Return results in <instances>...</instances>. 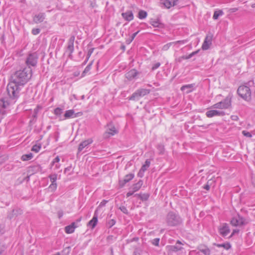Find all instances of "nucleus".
I'll use <instances>...</instances> for the list:
<instances>
[{
	"mask_svg": "<svg viewBox=\"0 0 255 255\" xmlns=\"http://www.w3.org/2000/svg\"><path fill=\"white\" fill-rule=\"evenodd\" d=\"M150 164V162L148 159H146L145 163L142 166L141 169H140L138 175L141 177L142 174L149 167Z\"/></svg>",
	"mask_w": 255,
	"mask_h": 255,
	"instance_id": "obj_19",
	"label": "nucleus"
},
{
	"mask_svg": "<svg viewBox=\"0 0 255 255\" xmlns=\"http://www.w3.org/2000/svg\"><path fill=\"white\" fill-rule=\"evenodd\" d=\"M157 149L159 152V154H162L164 151V147L162 145H158L157 146Z\"/></svg>",
	"mask_w": 255,
	"mask_h": 255,
	"instance_id": "obj_40",
	"label": "nucleus"
},
{
	"mask_svg": "<svg viewBox=\"0 0 255 255\" xmlns=\"http://www.w3.org/2000/svg\"><path fill=\"white\" fill-rule=\"evenodd\" d=\"M166 222L168 226H177L182 223V219L179 216L173 212H169L166 217Z\"/></svg>",
	"mask_w": 255,
	"mask_h": 255,
	"instance_id": "obj_2",
	"label": "nucleus"
},
{
	"mask_svg": "<svg viewBox=\"0 0 255 255\" xmlns=\"http://www.w3.org/2000/svg\"><path fill=\"white\" fill-rule=\"evenodd\" d=\"M225 115V112L215 110L208 111L206 113V115L208 118H212L214 116H223Z\"/></svg>",
	"mask_w": 255,
	"mask_h": 255,
	"instance_id": "obj_10",
	"label": "nucleus"
},
{
	"mask_svg": "<svg viewBox=\"0 0 255 255\" xmlns=\"http://www.w3.org/2000/svg\"><path fill=\"white\" fill-rule=\"evenodd\" d=\"M33 157V154L32 153H29L28 154L23 155L21 159L23 161H27L30 160Z\"/></svg>",
	"mask_w": 255,
	"mask_h": 255,
	"instance_id": "obj_32",
	"label": "nucleus"
},
{
	"mask_svg": "<svg viewBox=\"0 0 255 255\" xmlns=\"http://www.w3.org/2000/svg\"><path fill=\"white\" fill-rule=\"evenodd\" d=\"M242 133L244 136L246 137H251L252 136V134L250 132L246 130H243L242 131Z\"/></svg>",
	"mask_w": 255,
	"mask_h": 255,
	"instance_id": "obj_46",
	"label": "nucleus"
},
{
	"mask_svg": "<svg viewBox=\"0 0 255 255\" xmlns=\"http://www.w3.org/2000/svg\"><path fill=\"white\" fill-rule=\"evenodd\" d=\"M75 40V37L74 36H71L69 39L67 46V51L69 52V57L72 56V53L74 51V42Z\"/></svg>",
	"mask_w": 255,
	"mask_h": 255,
	"instance_id": "obj_11",
	"label": "nucleus"
},
{
	"mask_svg": "<svg viewBox=\"0 0 255 255\" xmlns=\"http://www.w3.org/2000/svg\"><path fill=\"white\" fill-rule=\"evenodd\" d=\"M204 189H205L207 190H209L210 187L208 184H207L204 187Z\"/></svg>",
	"mask_w": 255,
	"mask_h": 255,
	"instance_id": "obj_64",
	"label": "nucleus"
},
{
	"mask_svg": "<svg viewBox=\"0 0 255 255\" xmlns=\"http://www.w3.org/2000/svg\"><path fill=\"white\" fill-rule=\"evenodd\" d=\"M183 59L181 58V57H180L177 59H176V61L178 62H181L182 61Z\"/></svg>",
	"mask_w": 255,
	"mask_h": 255,
	"instance_id": "obj_63",
	"label": "nucleus"
},
{
	"mask_svg": "<svg viewBox=\"0 0 255 255\" xmlns=\"http://www.w3.org/2000/svg\"><path fill=\"white\" fill-rule=\"evenodd\" d=\"M233 226H242L248 223V221L239 215L232 218L230 222Z\"/></svg>",
	"mask_w": 255,
	"mask_h": 255,
	"instance_id": "obj_5",
	"label": "nucleus"
},
{
	"mask_svg": "<svg viewBox=\"0 0 255 255\" xmlns=\"http://www.w3.org/2000/svg\"><path fill=\"white\" fill-rule=\"evenodd\" d=\"M139 31H137L135 33H134L132 36H131V39H130L129 41V43L131 42L133 40V39L134 38V37L136 36V35H137V34L138 33Z\"/></svg>",
	"mask_w": 255,
	"mask_h": 255,
	"instance_id": "obj_54",
	"label": "nucleus"
},
{
	"mask_svg": "<svg viewBox=\"0 0 255 255\" xmlns=\"http://www.w3.org/2000/svg\"><path fill=\"white\" fill-rule=\"evenodd\" d=\"M107 203V201H103L102 202H101L100 204V206H104L106 203Z\"/></svg>",
	"mask_w": 255,
	"mask_h": 255,
	"instance_id": "obj_62",
	"label": "nucleus"
},
{
	"mask_svg": "<svg viewBox=\"0 0 255 255\" xmlns=\"http://www.w3.org/2000/svg\"><path fill=\"white\" fill-rule=\"evenodd\" d=\"M77 227L75 223H72L70 225L67 226L65 228V232L67 234H71L74 232V229Z\"/></svg>",
	"mask_w": 255,
	"mask_h": 255,
	"instance_id": "obj_23",
	"label": "nucleus"
},
{
	"mask_svg": "<svg viewBox=\"0 0 255 255\" xmlns=\"http://www.w3.org/2000/svg\"><path fill=\"white\" fill-rule=\"evenodd\" d=\"M177 43H184V41H177L176 42H170V43H168L165 45H164L163 47H162V50H164V51H166L167 50L169 47L173 44H177Z\"/></svg>",
	"mask_w": 255,
	"mask_h": 255,
	"instance_id": "obj_27",
	"label": "nucleus"
},
{
	"mask_svg": "<svg viewBox=\"0 0 255 255\" xmlns=\"http://www.w3.org/2000/svg\"><path fill=\"white\" fill-rule=\"evenodd\" d=\"M22 214V211L20 209L16 208L13 209L12 211H11V212L8 214L7 217L9 219H11Z\"/></svg>",
	"mask_w": 255,
	"mask_h": 255,
	"instance_id": "obj_15",
	"label": "nucleus"
},
{
	"mask_svg": "<svg viewBox=\"0 0 255 255\" xmlns=\"http://www.w3.org/2000/svg\"><path fill=\"white\" fill-rule=\"evenodd\" d=\"M97 211L95 212L93 218L90 220L88 224V226L91 227L92 229H93L96 226L98 222V216L97 214Z\"/></svg>",
	"mask_w": 255,
	"mask_h": 255,
	"instance_id": "obj_16",
	"label": "nucleus"
},
{
	"mask_svg": "<svg viewBox=\"0 0 255 255\" xmlns=\"http://www.w3.org/2000/svg\"><path fill=\"white\" fill-rule=\"evenodd\" d=\"M134 192H133V190H132V191H129L127 194V197H129L130 196L133 195L134 194Z\"/></svg>",
	"mask_w": 255,
	"mask_h": 255,
	"instance_id": "obj_59",
	"label": "nucleus"
},
{
	"mask_svg": "<svg viewBox=\"0 0 255 255\" xmlns=\"http://www.w3.org/2000/svg\"><path fill=\"white\" fill-rule=\"evenodd\" d=\"M9 97H10L9 96ZM15 99H11L10 98H9V100L6 99H1V102L2 103V105H0V106L6 109L7 107L9 105V104L12 102H14V101H13Z\"/></svg>",
	"mask_w": 255,
	"mask_h": 255,
	"instance_id": "obj_22",
	"label": "nucleus"
},
{
	"mask_svg": "<svg viewBox=\"0 0 255 255\" xmlns=\"http://www.w3.org/2000/svg\"><path fill=\"white\" fill-rule=\"evenodd\" d=\"M29 168L30 170L33 173L41 172L42 171V168L39 164L31 166Z\"/></svg>",
	"mask_w": 255,
	"mask_h": 255,
	"instance_id": "obj_26",
	"label": "nucleus"
},
{
	"mask_svg": "<svg viewBox=\"0 0 255 255\" xmlns=\"http://www.w3.org/2000/svg\"><path fill=\"white\" fill-rule=\"evenodd\" d=\"M69 249H70L69 247L66 248L65 250H64L63 251V253L65 252V251H67L66 255H68L69 253Z\"/></svg>",
	"mask_w": 255,
	"mask_h": 255,
	"instance_id": "obj_61",
	"label": "nucleus"
},
{
	"mask_svg": "<svg viewBox=\"0 0 255 255\" xmlns=\"http://www.w3.org/2000/svg\"><path fill=\"white\" fill-rule=\"evenodd\" d=\"M162 4L164 5L165 7L167 8H169L173 4H172V2L169 0H165L163 2Z\"/></svg>",
	"mask_w": 255,
	"mask_h": 255,
	"instance_id": "obj_36",
	"label": "nucleus"
},
{
	"mask_svg": "<svg viewBox=\"0 0 255 255\" xmlns=\"http://www.w3.org/2000/svg\"><path fill=\"white\" fill-rule=\"evenodd\" d=\"M159 240H160L159 238H155L151 241V243L152 244V245H153L154 246H158Z\"/></svg>",
	"mask_w": 255,
	"mask_h": 255,
	"instance_id": "obj_43",
	"label": "nucleus"
},
{
	"mask_svg": "<svg viewBox=\"0 0 255 255\" xmlns=\"http://www.w3.org/2000/svg\"><path fill=\"white\" fill-rule=\"evenodd\" d=\"M94 48H92L89 49L87 53V59L91 56V54L93 53Z\"/></svg>",
	"mask_w": 255,
	"mask_h": 255,
	"instance_id": "obj_50",
	"label": "nucleus"
},
{
	"mask_svg": "<svg viewBox=\"0 0 255 255\" xmlns=\"http://www.w3.org/2000/svg\"><path fill=\"white\" fill-rule=\"evenodd\" d=\"M231 119H232L233 120L237 121V120H238V119L239 118H238V117L237 116L234 115V116H231Z\"/></svg>",
	"mask_w": 255,
	"mask_h": 255,
	"instance_id": "obj_60",
	"label": "nucleus"
},
{
	"mask_svg": "<svg viewBox=\"0 0 255 255\" xmlns=\"http://www.w3.org/2000/svg\"><path fill=\"white\" fill-rule=\"evenodd\" d=\"M62 113V109L59 108H57L54 110V114L56 115H60Z\"/></svg>",
	"mask_w": 255,
	"mask_h": 255,
	"instance_id": "obj_41",
	"label": "nucleus"
},
{
	"mask_svg": "<svg viewBox=\"0 0 255 255\" xmlns=\"http://www.w3.org/2000/svg\"><path fill=\"white\" fill-rule=\"evenodd\" d=\"M107 132L108 134L113 135L117 133L118 132V131L116 129L115 127L112 126L111 125H109V128L107 129Z\"/></svg>",
	"mask_w": 255,
	"mask_h": 255,
	"instance_id": "obj_30",
	"label": "nucleus"
},
{
	"mask_svg": "<svg viewBox=\"0 0 255 255\" xmlns=\"http://www.w3.org/2000/svg\"><path fill=\"white\" fill-rule=\"evenodd\" d=\"M39 111V108L38 107H37L36 108H35L34 110V114L32 116V117L34 118H36V117H37V113Z\"/></svg>",
	"mask_w": 255,
	"mask_h": 255,
	"instance_id": "obj_52",
	"label": "nucleus"
},
{
	"mask_svg": "<svg viewBox=\"0 0 255 255\" xmlns=\"http://www.w3.org/2000/svg\"><path fill=\"white\" fill-rule=\"evenodd\" d=\"M192 87L193 85L192 84L184 85L181 88V90L182 91H185L187 94H188L192 91L191 88Z\"/></svg>",
	"mask_w": 255,
	"mask_h": 255,
	"instance_id": "obj_28",
	"label": "nucleus"
},
{
	"mask_svg": "<svg viewBox=\"0 0 255 255\" xmlns=\"http://www.w3.org/2000/svg\"><path fill=\"white\" fill-rule=\"evenodd\" d=\"M116 223V221L114 219L110 220L108 222V225L109 226V228H111L112 226H113Z\"/></svg>",
	"mask_w": 255,
	"mask_h": 255,
	"instance_id": "obj_49",
	"label": "nucleus"
},
{
	"mask_svg": "<svg viewBox=\"0 0 255 255\" xmlns=\"http://www.w3.org/2000/svg\"><path fill=\"white\" fill-rule=\"evenodd\" d=\"M147 13L145 11L140 10L138 12V17L139 19H143V18H145L147 16Z\"/></svg>",
	"mask_w": 255,
	"mask_h": 255,
	"instance_id": "obj_35",
	"label": "nucleus"
},
{
	"mask_svg": "<svg viewBox=\"0 0 255 255\" xmlns=\"http://www.w3.org/2000/svg\"><path fill=\"white\" fill-rule=\"evenodd\" d=\"M231 106V101L228 98L214 104L212 107L215 109H227Z\"/></svg>",
	"mask_w": 255,
	"mask_h": 255,
	"instance_id": "obj_6",
	"label": "nucleus"
},
{
	"mask_svg": "<svg viewBox=\"0 0 255 255\" xmlns=\"http://www.w3.org/2000/svg\"><path fill=\"white\" fill-rule=\"evenodd\" d=\"M198 250L202 253H203L204 255H210V250L206 246L201 245L198 246Z\"/></svg>",
	"mask_w": 255,
	"mask_h": 255,
	"instance_id": "obj_18",
	"label": "nucleus"
},
{
	"mask_svg": "<svg viewBox=\"0 0 255 255\" xmlns=\"http://www.w3.org/2000/svg\"><path fill=\"white\" fill-rule=\"evenodd\" d=\"M150 23L154 27H159L161 23L160 22L158 19H151L150 20Z\"/></svg>",
	"mask_w": 255,
	"mask_h": 255,
	"instance_id": "obj_29",
	"label": "nucleus"
},
{
	"mask_svg": "<svg viewBox=\"0 0 255 255\" xmlns=\"http://www.w3.org/2000/svg\"><path fill=\"white\" fill-rule=\"evenodd\" d=\"M93 140L90 138L80 143L78 147V152H81L84 149V148L91 144Z\"/></svg>",
	"mask_w": 255,
	"mask_h": 255,
	"instance_id": "obj_17",
	"label": "nucleus"
},
{
	"mask_svg": "<svg viewBox=\"0 0 255 255\" xmlns=\"http://www.w3.org/2000/svg\"><path fill=\"white\" fill-rule=\"evenodd\" d=\"M134 197H137L142 201H147L149 197V194L147 193L144 194H136L134 195Z\"/></svg>",
	"mask_w": 255,
	"mask_h": 255,
	"instance_id": "obj_25",
	"label": "nucleus"
},
{
	"mask_svg": "<svg viewBox=\"0 0 255 255\" xmlns=\"http://www.w3.org/2000/svg\"><path fill=\"white\" fill-rule=\"evenodd\" d=\"M143 184V181L141 180H140L138 182L132 185V186L131 187V189L133 191V192H136L138 191L142 186Z\"/></svg>",
	"mask_w": 255,
	"mask_h": 255,
	"instance_id": "obj_24",
	"label": "nucleus"
},
{
	"mask_svg": "<svg viewBox=\"0 0 255 255\" xmlns=\"http://www.w3.org/2000/svg\"><path fill=\"white\" fill-rule=\"evenodd\" d=\"M41 148L40 144H35L34 145L31 149V150L35 152H38Z\"/></svg>",
	"mask_w": 255,
	"mask_h": 255,
	"instance_id": "obj_38",
	"label": "nucleus"
},
{
	"mask_svg": "<svg viewBox=\"0 0 255 255\" xmlns=\"http://www.w3.org/2000/svg\"><path fill=\"white\" fill-rule=\"evenodd\" d=\"M32 70L28 68H23L16 71L12 75L11 81L7 86L6 91L8 96L11 99H15L18 97L19 86H23L31 78Z\"/></svg>",
	"mask_w": 255,
	"mask_h": 255,
	"instance_id": "obj_1",
	"label": "nucleus"
},
{
	"mask_svg": "<svg viewBox=\"0 0 255 255\" xmlns=\"http://www.w3.org/2000/svg\"><path fill=\"white\" fill-rule=\"evenodd\" d=\"M160 65V63L159 62H157L153 65V66L152 67V70H154L158 68Z\"/></svg>",
	"mask_w": 255,
	"mask_h": 255,
	"instance_id": "obj_51",
	"label": "nucleus"
},
{
	"mask_svg": "<svg viewBox=\"0 0 255 255\" xmlns=\"http://www.w3.org/2000/svg\"><path fill=\"white\" fill-rule=\"evenodd\" d=\"M139 73L135 69H131L127 72L125 76L128 80H132L136 78Z\"/></svg>",
	"mask_w": 255,
	"mask_h": 255,
	"instance_id": "obj_13",
	"label": "nucleus"
},
{
	"mask_svg": "<svg viewBox=\"0 0 255 255\" xmlns=\"http://www.w3.org/2000/svg\"><path fill=\"white\" fill-rule=\"evenodd\" d=\"M63 215V212L62 210H60L58 212V218H61Z\"/></svg>",
	"mask_w": 255,
	"mask_h": 255,
	"instance_id": "obj_57",
	"label": "nucleus"
},
{
	"mask_svg": "<svg viewBox=\"0 0 255 255\" xmlns=\"http://www.w3.org/2000/svg\"><path fill=\"white\" fill-rule=\"evenodd\" d=\"M238 10V8H230L229 9V11L230 12H236V11H237Z\"/></svg>",
	"mask_w": 255,
	"mask_h": 255,
	"instance_id": "obj_58",
	"label": "nucleus"
},
{
	"mask_svg": "<svg viewBox=\"0 0 255 255\" xmlns=\"http://www.w3.org/2000/svg\"><path fill=\"white\" fill-rule=\"evenodd\" d=\"M214 245L218 247H219V248L223 247L226 250H229V249H230L231 248V246L230 244L229 243L222 244H215Z\"/></svg>",
	"mask_w": 255,
	"mask_h": 255,
	"instance_id": "obj_34",
	"label": "nucleus"
},
{
	"mask_svg": "<svg viewBox=\"0 0 255 255\" xmlns=\"http://www.w3.org/2000/svg\"><path fill=\"white\" fill-rule=\"evenodd\" d=\"M252 183L254 187H255V173L254 174L252 178Z\"/></svg>",
	"mask_w": 255,
	"mask_h": 255,
	"instance_id": "obj_55",
	"label": "nucleus"
},
{
	"mask_svg": "<svg viewBox=\"0 0 255 255\" xmlns=\"http://www.w3.org/2000/svg\"><path fill=\"white\" fill-rule=\"evenodd\" d=\"M213 38V34L212 33H208L202 44V48L203 50H207L212 44V41Z\"/></svg>",
	"mask_w": 255,
	"mask_h": 255,
	"instance_id": "obj_8",
	"label": "nucleus"
},
{
	"mask_svg": "<svg viewBox=\"0 0 255 255\" xmlns=\"http://www.w3.org/2000/svg\"><path fill=\"white\" fill-rule=\"evenodd\" d=\"M123 18L127 20L130 21L133 18V15L131 11H128L122 14Z\"/></svg>",
	"mask_w": 255,
	"mask_h": 255,
	"instance_id": "obj_20",
	"label": "nucleus"
},
{
	"mask_svg": "<svg viewBox=\"0 0 255 255\" xmlns=\"http://www.w3.org/2000/svg\"><path fill=\"white\" fill-rule=\"evenodd\" d=\"M37 54L36 53L29 54L26 59V63L28 66H35L37 62Z\"/></svg>",
	"mask_w": 255,
	"mask_h": 255,
	"instance_id": "obj_7",
	"label": "nucleus"
},
{
	"mask_svg": "<svg viewBox=\"0 0 255 255\" xmlns=\"http://www.w3.org/2000/svg\"><path fill=\"white\" fill-rule=\"evenodd\" d=\"M197 53H198V51H194V52L191 53L188 56H182L181 57V58L183 59V60L189 59L191 58L192 56L195 55L196 54H197Z\"/></svg>",
	"mask_w": 255,
	"mask_h": 255,
	"instance_id": "obj_37",
	"label": "nucleus"
},
{
	"mask_svg": "<svg viewBox=\"0 0 255 255\" xmlns=\"http://www.w3.org/2000/svg\"><path fill=\"white\" fill-rule=\"evenodd\" d=\"M239 232V230L238 229H235L233 231V232L231 235V237H232L234 235L238 234Z\"/></svg>",
	"mask_w": 255,
	"mask_h": 255,
	"instance_id": "obj_56",
	"label": "nucleus"
},
{
	"mask_svg": "<svg viewBox=\"0 0 255 255\" xmlns=\"http://www.w3.org/2000/svg\"><path fill=\"white\" fill-rule=\"evenodd\" d=\"M220 234L223 236H227L230 232L229 225L227 223H223L219 227Z\"/></svg>",
	"mask_w": 255,
	"mask_h": 255,
	"instance_id": "obj_9",
	"label": "nucleus"
},
{
	"mask_svg": "<svg viewBox=\"0 0 255 255\" xmlns=\"http://www.w3.org/2000/svg\"><path fill=\"white\" fill-rule=\"evenodd\" d=\"M49 178L51 183H56V181L57 180V175L56 174H52L49 176Z\"/></svg>",
	"mask_w": 255,
	"mask_h": 255,
	"instance_id": "obj_39",
	"label": "nucleus"
},
{
	"mask_svg": "<svg viewBox=\"0 0 255 255\" xmlns=\"http://www.w3.org/2000/svg\"><path fill=\"white\" fill-rule=\"evenodd\" d=\"M150 92V90L146 89H139L134 92L132 95L129 97V100L137 101L141 97H143Z\"/></svg>",
	"mask_w": 255,
	"mask_h": 255,
	"instance_id": "obj_4",
	"label": "nucleus"
},
{
	"mask_svg": "<svg viewBox=\"0 0 255 255\" xmlns=\"http://www.w3.org/2000/svg\"><path fill=\"white\" fill-rule=\"evenodd\" d=\"M74 114V111L73 110H70L66 111L64 117L65 119L71 118L73 117Z\"/></svg>",
	"mask_w": 255,
	"mask_h": 255,
	"instance_id": "obj_33",
	"label": "nucleus"
},
{
	"mask_svg": "<svg viewBox=\"0 0 255 255\" xmlns=\"http://www.w3.org/2000/svg\"><path fill=\"white\" fill-rule=\"evenodd\" d=\"M45 14L44 13H39L37 14H36L34 16L33 18V21L35 23H41L45 19Z\"/></svg>",
	"mask_w": 255,
	"mask_h": 255,
	"instance_id": "obj_14",
	"label": "nucleus"
},
{
	"mask_svg": "<svg viewBox=\"0 0 255 255\" xmlns=\"http://www.w3.org/2000/svg\"><path fill=\"white\" fill-rule=\"evenodd\" d=\"M224 12L222 10H216L214 11L213 16V19H217L220 16L223 15Z\"/></svg>",
	"mask_w": 255,
	"mask_h": 255,
	"instance_id": "obj_31",
	"label": "nucleus"
},
{
	"mask_svg": "<svg viewBox=\"0 0 255 255\" xmlns=\"http://www.w3.org/2000/svg\"><path fill=\"white\" fill-rule=\"evenodd\" d=\"M238 93L243 99L246 100H249L251 99V92L248 86H240L238 89Z\"/></svg>",
	"mask_w": 255,
	"mask_h": 255,
	"instance_id": "obj_3",
	"label": "nucleus"
},
{
	"mask_svg": "<svg viewBox=\"0 0 255 255\" xmlns=\"http://www.w3.org/2000/svg\"><path fill=\"white\" fill-rule=\"evenodd\" d=\"M40 31V29H39V28H33L32 30V33L33 35H37L39 33Z\"/></svg>",
	"mask_w": 255,
	"mask_h": 255,
	"instance_id": "obj_48",
	"label": "nucleus"
},
{
	"mask_svg": "<svg viewBox=\"0 0 255 255\" xmlns=\"http://www.w3.org/2000/svg\"><path fill=\"white\" fill-rule=\"evenodd\" d=\"M182 243L180 241H178L175 246H171L169 247V250L171 252H177L181 250L182 248L180 246Z\"/></svg>",
	"mask_w": 255,
	"mask_h": 255,
	"instance_id": "obj_21",
	"label": "nucleus"
},
{
	"mask_svg": "<svg viewBox=\"0 0 255 255\" xmlns=\"http://www.w3.org/2000/svg\"><path fill=\"white\" fill-rule=\"evenodd\" d=\"M59 161H60V158H59V156H57L56 157H55L54 158V159L52 161V165H53L56 162H57V163L59 162Z\"/></svg>",
	"mask_w": 255,
	"mask_h": 255,
	"instance_id": "obj_53",
	"label": "nucleus"
},
{
	"mask_svg": "<svg viewBox=\"0 0 255 255\" xmlns=\"http://www.w3.org/2000/svg\"><path fill=\"white\" fill-rule=\"evenodd\" d=\"M134 177L133 174H129L126 175L123 180H121L119 181V185L121 187H123L124 185Z\"/></svg>",
	"mask_w": 255,
	"mask_h": 255,
	"instance_id": "obj_12",
	"label": "nucleus"
},
{
	"mask_svg": "<svg viewBox=\"0 0 255 255\" xmlns=\"http://www.w3.org/2000/svg\"><path fill=\"white\" fill-rule=\"evenodd\" d=\"M90 6L92 8H94L97 6L96 0H92L90 1Z\"/></svg>",
	"mask_w": 255,
	"mask_h": 255,
	"instance_id": "obj_47",
	"label": "nucleus"
},
{
	"mask_svg": "<svg viewBox=\"0 0 255 255\" xmlns=\"http://www.w3.org/2000/svg\"><path fill=\"white\" fill-rule=\"evenodd\" d=\"M56 188H57L56 183H51V185L49 187V189H50L52 191L55 190Z\"/></svg>",
	"mask_w": 255,
	"mask_h": 255,
	"instance_id": "obj_44",
	"label": "nucleus"
},
{
	"mask_svg": "<svg viewBox=\"0 0 255 255\" xmlns=\"http://www.w3.org/2000/svg\"><path fill=\"white\" fill-rule=\"evenodd\" d=\"M119 209L124 213H125L126 214H128V211L127 208L125 206H122L120 207Z\"/></svg>",
	"mask_w": 255,
	"mask_h": 255,
	"instance_id": "obj_45",
	"label": "nucleus"
},
{
	"mask_svg": "<svg viewBox=\"0 0 255 255\" xmlns=\"http://www.w3.org/2000/svg\"><path fill=\"white\" fill-rule=\"evenodd\" d=\"M91 65H92V63H90L86 67V68L85 69L84 71H83V72L82 73L83 76H84L85 75V73H86L87 72H88L90 71V70L91 69Z\"/></svg>",
	"mask_w": 255,
	"mask_h": 255,
	"instance_id": "obj_42",
	"label": "nucleus"
}]
</instances>
